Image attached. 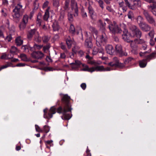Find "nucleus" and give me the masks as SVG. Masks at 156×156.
Returning <instances> with one entry per match:
<instances>
[{"label": "nucleus", "instance_id": "4c0bfd02", "mask_svg": "<svg viewBox=\"0 0 156 156\" xmlns=\"http://www.w3.org/2000/svg\"><path fill=\"white\" fill-rule=\"evenodd\" d=\"M50 39V37L44 35L42 37V40L43 41L44 43H46L48 42Z\"/></svg>", "mask_w": 156, "mask_h": 156}, {"label": "nucleus", "instance_id": "9d476101", "mask_svg": "<svg viewBox=\"0 0 156 156\" xmlns=\"http://www.w3.org/2000/svg\"><path fill=\"white\" fill-rule=\"evenodd\" d=\"M137 39H135L134 41H130V46L132 48V52L134 54H137L138 53V49L137 46Z\"/></svg>", "mask_w": 156, "mask_h": 156}, {"label": "nucleus", "instance_id": "69168bd1", "mask_svg": "<svg viewBox=\"0 0 156 156\" xmlns=\"http://www.w3.org/2000/svg\"><path fill=\"white\" fill-rule=\"evenodd\" d=\"M137 41L138 44H143L145 43V41L144 40L142 39H137Z\"/></svg>", "mask_w": 156, "mask_h": 156}, {"label": "nucleus", "instance_id": "412c9836", "mask_svg": "<svg viewBox=\"0 0 156 156\" xmlns=\"http://www.w3.org/2000/svg\"><path fill=\"white\" fill-rule=\"evenodd\" d=\"M115 50L118 54H119L121 55H123V51L122 48V46L120 44H117L115 46ZM124 55H125V54H124Z\"/></svg>", "mask_w": 156, "mask_h": 156}, {"label": "nucleus", "instance_id": "1a4fd4ad", "mask_svg": "<svg viewBox=\"0 0 156 156\" xmlns=\"http://www.w3.org/2000/svg\"><path fill=\"white\" fill-rule=\"evenodd\" d=\"M143 14L147 21L149 23L152 24L154 25L155 26L156 24V21H155L152 16H151L149 14L147 11L144 10Z\"/></svg>", "mask_w": 156, "mask_h": 156}, {"label": "nucleus", "instance_id": "603ef678", "mask_svg": "<svg viewBox=\"0 0 156 156\" xmlns=\"http://www.w3.org/2000/svg\"><path fill=\"white\" fill-rule=\"evenodd\" d=\"M128 18L129 19H132L133 17V12L131 11H129L128 13L127 14Z\"/></svg>", "mask_w": 156, "mask_h": 156}, {"label": "nucleus", "instance_id": "49530a36", "mask_svg": "<svg viewBox=\"0 0 156 156\" xmlns=\"http://www.w3.org/2000/svg\"><path fill=\"white\" fill-rule=\"evenodd\" d=\"M18 51L16 47L14 46H12L10 49V52L12 53H14Z\"/></svg>", "mask_w": 156, "mask_h": 156}, {"label": "nucleus", "instance_id": "de8ad7c7", "mask_svg": "<svg viewBox=\"0 0 156 156\" xmlns=\"http://www.w3.org/2000/svg\"><path fill=\"white\" fill-rule=\"evenodd\" d=\"M89 29L92 32L95 33L96 34H97L98 31L94 27L90 26L89 27Z\"/></svg>", "mask_w": 156, "mask_h": 156}, {"label": "nucleus", "instance_id": "58836bf2", "mask_svg": "<svg viewBox=\"0 0 156 156\" xmlns=\"http://www.w3.org/2000/svg\"><path fill=\"white\" fill-rule=\"evenodd\" d=\"M35 41L37 42H40L42 40V38L40 37L38 33L36 34L34 38Z\"/></svg>", "mask_w": 156, "mask_h": 156}, {"label": "nucleus", "instance_id": "c03bdc74", "mask_svg": "<svg viewBox=\"0 0 156 156\" xmlns=\"http://www.w3.org/2000/svg\"><path fill=\"white\" fill-rule=\"evenodd\" d=\"M99 4V5L101 7L102 9H104V6L103 5L104 2L102 0H95Z\"/></svg>", "mask_w": 156, "mask_h": 156}, {"label": "nucleus", "instance_id": "680f3d73", "mask_svg": "<svg viewBox=\"0 0 156 156\" xmlns=\"http://www.w3.org/2000/svg\"><path fill=\"white\" fill-rule=\"evenodd\" d=\"M49 3V2L48 1H46L43 4V6H42L43 8V9H44V8L47 7L48 6Z\"/></svg>", "mask_w": 156, "mask_h": 156}, {"label": "nucleus", "instance_id": "20e7f679", "mask_svg": "<svg viewBox=\"0 0 156 156\" xmlns=\"http://www.w3.org/2000/svg\"><path fill=\"white\" fill-rule=\"evenodd\" d=\"M130 30V35L133 37H136L137 38H140L142 35V33L136 26L131 25L129 27Z\"/></svg>", "mask_w": 156, "mask_h": 156}, {"label": "nucleus", "instance_id": "ddd939ff", "mask_svg": "<svg viewBox=\"0 0 156 156\" xmlns=\"http://www.w3.org/2000/svg\"><path fill=\"white\" fill-rule=\"evenodd\" d=\"M32 57L37 59H41L44 56V55L41 51H34L31 54Z\"/></svg>", "mask_w": 156, "mask_h": 156}, {"label": "nucleus", "instance_id": "13d9d810", "mask_svg": "<svg viewBox=\"0 0 156 156\" xmlns=\"http://www.w3.org/2000/svg\"><path fill=\"white\" fill-rule=\"evenodd\" d=\"M43 45H39L37 44H34V47L35 48L37 49H40L43 47Z\"/></svg>", "mask_w": 156, "mask_h": 156}, {"label": "nucleus", "instance_id": "e433bc0d", "mask_svg": "<svg viewBox=\"0 0 156 156\" xmlns=\"http://www.w3.org/2000/svg\"><path fill=\"white\" fill-rule=\"evenodd\" d=\"M22 60L24 61H28V59L27 55L24 54H21L20 56Z\"/></svg>", "mask_w": 156, "mask_h": 156}, {"label": "nucleus", "instance_id": "473e14b6", "mask_svg": "<svg viewBox=\"0 0 156 156\" xmlns=\"http://www.w3.org/2000/svg\"><path fill=\"white\" fill-rule=\"evenodd\" d=\"M27 24L22 22H21L19 25V27L20 30H24L26 27Z\"/></svg>", "mask_w": 156, "mask_h": 156}, {"label": "nucleus", "instance_id": "864d4df0", "mask_svg": "<svg viewBox=\"0 0 156 156\" xmlns=\"http://www.w3.org/2000/svg\"><path fill=\"white\" fill-rule=\"evenodd\" d=\"M49 126H44V129L43 130V132L44 131L46 133H48L49 131Z\"/></svg>", "mask_w": 156, "mask_h": 156}, {"label": "nucleus", "instance_id": "c756f323", "mask_svg": "<svg viewBox=\"0 0 156 156\" xmlns=\"http://www.w3.org/2000/svg\"><path fill=\"white\" fill-rule=\"evenodd\" d=\"M53 30L54 31H58L59 28L60 27L56 22H55L53 23L52 25Z\"/></svg>", "mask_w": 156, "mask_h": 156}, {"label": "nucleus", "instance_id": "ea45409f", "mask_svg": "<svg viewBox=\"0 0 156 156\" xmlns=\"http://www.w3.org/2000/svg\"><path fill=\"white\" fill-rule=\"evenodd\" d=\"M2 15L3 16L5 17L7 15V11L5 8L2 9L1 11Z\"/></svg>", "mask_w": 156, "mask_h": 156}, {"label": "nucleus", "instance_id": "3c124183", "mask_svg": "<svg viewBox=\"0 0 156 156\" xmlns=\"http://www.w3.org/2000/svg\"><path fill=\"white\" fill-rule=\"evenodd\" d=\"M50 46L49 44H47L45 46H44L43 48V50L45 52L46 51L48 50L50 48Z\"/></svg>", "mask_w": 156, "mask_h": 156}, {"label": "nucleus", "instance_id": "dca6fc26", "mask_svg": "<svg viewBox=\"0 0 156 156\" xmlns=\"http://www.w3.org/2000/svg\"><path fill=\"white\" fill-rule=\"evenodd\" d=\"M140 28L144 31H148L151 29L150 27L145 23H143L139 26Z\"/></svg>", "mask_w": 156, "mask_h": 156}, {"label": "nucleus", "instance_id": "2f4dec72", "mask_svg": "<svg viewBox=\"0 0 156 156\" xmlns=\"http://www.w3.org/2000/svg\"><path fill=\"white\" fill-rule=\"evenodd\" d=\"M81 14L82 17L84 19L86 18L87 17V12L85 11L83 7L81 8Z\"/></svg>", "mask_w": 156, "mask_h": 156}, {"label": "nucleus", "instance_id": "9b49d317", "mask_svg": "<svg viewBox=\"0 0 156 156\" xmlns=\"http://www.w3.org/2000/svg\"><path fill=\"white\" fill-rule=\"evenodd\" d=\"M22 5L20 3L18 4L13 10L14 13L13 16L14 18H18L20 16V12L22 8Z\"/></svg>", "mask_w": 156, "mask_h": 156}, {"label": "nucleus", "instance_id": "79ce46f5", "mask_svg": "<svg viewBox=\"0 0 156 156\" xmlns=\"http://www.w3.org/2000/svg\"><path fill=\"white\" fill-rule=\"evenodd\" d=\"M32 48L30 47H29L27 45L23 46L22 47V49L25 51L28 52L29 49H31Z\"/></svg>", "mask_w": 156, "mask_h": 156}, {"label": "nucleus", "instance_id": "f704fd0d", "mask_svg": "<svg viewBox=\"0 0 156 156\" xmlns=\"http://www.w3.org/2000/svg\"><path fill=\"white\" fill-rule=\"evenodd\" d=\"M136 20L139 26L140 24L144 23L143 22V18L141 16H138L136 18Z\"/></svg>", "mask_w": 156, "mask_h": 156}, {"label": "nucleus", "instance_id": "2eb2a0df", "mask_svg": "<svg viewBox=\"0 0 156 156\" xmlns=\"http://www.w3.org/2000/svg\"><path fill=\"white\" fill-rule=\"evenodd\" d=\"M122 39L123 40L127 42H130L131 40L129 39V34L127 30L124 28L123 34L122 35Z\"/></svg>", "mask_w": 156, "mask_h": 156}, {"label": "nucleus", "instance_id": "f03ea898", "mask_svg": "<svg viewBox=\"0 0 156 156\" xmlns=\"http://www.w3.org/2000/svg\"><path fill=\"white\" fill-rule=\"evenodd\" d=\"M70 6L73 15L71 12H68V16L69 20L70 22H72L73 20V15L74 16L77 17L79 15L77 4L75 0H71Z\"/></svg>", "mask_w": 156, "mask_h": 156}, {"label": "nucleus", "instance_id": "37998d69", "mask_svg": "<svg viewBox=\"0 0 156 156\" xmlns=\"http://www.w3.org/2000/svg\"><path fill=\"white\" fill-rule=\"evenodd\" d=\"M134 60V58L131 57H129L126 58L124 62L125 64L130 63L132 61Z\"/></svg>", "mask_w": 156, "mask_h": 156}, {"label": "nucleus", "instance_id": "5701e85b", "mask_svg": "<svg viewBox=\"0 0 156 156\" xmlns=\"http://www.w3.org/2000/svg\"><path fill=\"white\" fill-rule=\"evenodd\" d=\"M23 42V40L20 37H18L15 39V42L17 46H20L22 44Z\"/></svg>", "mask_w": 156, "mask_h": 156}, {"label": "nucleus", "instance_id": "6e6552de", "mask_svg": "<svg viewBox=\"0 0 156 156\" xmlns=\"http://www.w3.org/2000/svg\"><path fill=\"white\" fill-rule=\"evenodd\" d=\"M108 65L111 67H118L121 68H122L124 66V64L120 62L119 59L116 57L113 58L112 61L108 63Z\"/></svg>", "mask_w": 156, "mask_h": 156}, {"label": "nucleus", "instance_id": "a18cd8bd", "mask_svg": "<svg viewBox=\"0 0 156 156\" xmlns=\"http://www.w3.org/2000/svg\"><path fill=\"white\" fill-rule=\"evenodd\" d=\"M69 31L72 34H74L75 33V28L73 24L70 25Z\"/></svg>", "mask_w": 156, "mask_h": 156}, {"label": "nucleus", "instance_id": "39448f33", "mask_svg": "<svg viewBox=\"0 0 156 156\" xmlns=\"http://www.w3.org/2000/svg\"><path fill=\"white\" fill-rule=\"evenodd\" d=\"M107 40V37L105 33H103L102 34L99 36H97L96 38V44L98 47L104 45Z\"/></svg>", "mask_w": 156, "mask_h": 156}, {"label": "nucleus", "instance_id": "0e129e2a", "mask_svg": "<svg viewBox=\"0 0 156 156\" xmlns=\"http://www.w3.org/2000/svg\"><path fill=\"white\" fill-rule=\"evenodd\" d=\"M99 48H98V52L103 54L104 52V50L101 46Z\"/></svg>", "mask_w": 156, "mask_h": 156}, {"label": "nucleus", "instance_id": "f257e3e1", "mask_svg": "<svg viewBox=\"0 0 156 156\" xmlns=\"http://www.w3.org/2000/svg\"><path fill=\"white\" fill-rule=\"evenodd\" d=\"M70 97L67 95L64 96L62 99V101L64 104L63 107L60 106L57 109V112L59 114H62L63 115L62 118L64 120H69L72 117V115L67 113L69 112H71L72 108H70V105L69 103Z\"/></svg>", "mask_w": 156, "mask_h": 156}, {"label": "nucleus", "instance_id": "6e6d98bb", "mask_svg": "<svg viewBox=\"0 0 156 156\" xmlns=\"http://www.w3.org/2000/svg\"><path fill=\"white\" fill-rule=\"evenodd\" d=\"M52 142L53 141L51 140L45 141V144H48L50 145V147H52L53 146V144H52Z\"/></svg>", "mask_w": 156, "mask_h": 156}, {"label": "nucleus", "instance_id": "bb28decb", "mask_svg": "<svg viewBox=\"0 0 156 156\" xmlns=\"http://www.w3.org/2000/svg\"><path fill=\"white\" fill-rule=\"evenodd\" d=\"M70 2L69 0H66L65 3V5L64 7V11H68L69 9V3Z\"/></svg>", "mask_w": 156, "mask_h": 156}, {"label": "nucleus", "instance_id": "6ab92c4d", "mask_svg": "<svg viewBox=\"0 0 156 156\" xmlns=\"http://www.w3.org/2000/svg\"><path fill=\"white\" fill-rule=\"evenodd\" d=\"M81 64L79 60H75V62L72 63L70 64L72 68L74 69L78 68Z\"/></svg>", "mask_w": 156, "mask_h": 156}, {"label": "nucleus", "instance_id": "e2e57ef3", "mask_svg": "<svg viewBox=\"0 0 156 156\" xmlns=\"http://www.w3.org/2000/svg\"><path fill=\"white\" fill-rule=\"evenodd\" d=\"M149 36L151 37V38H153L154 34V31L153 30H152L148 34Z\"/></svg>", "mask_w": 156, "mask_h": 156}, {"label": "nucleus", "instance_id": "5fc2aeb1", "mask_svg": "<svg viewBox=\"0 0 156 156\" xmlns=\"http://www.w3.org/2000/svg\"><path fill=\"white\" fill-rule=\"evenodd\" d=\"M35 127L36 130L37 132H43V130L40 128V127L37 125H35Z\"/></svg>", "mask_w": 156, "mask_h": 156}, {"label": "nucleus", "instance_id": "aec40b11", "mask_svg": "<svg viewBox=\"0 0 156 156\" xmlns=\"http://www.w3.org/2000/svg\"><path fill=\"white\" fill-rule=\"evenodd\" d=\"M88 63L94 66V67H96L100 66L98 65H100L101 63V62L100 61L92 60L89 61Z\"/></svg>", "mask_w": 156, "mask_h": 156}, {"label": "nucleus", "instance_id": "774afa93", "mask_svg": "<svg viewBox=\"0 0 156 156\" xmlns=\"http://www.w3.org/2000/svg\"><path fill=\"white\" fill-rule=\"evenodd\" d=\"M46 60L48 62H51L52 61V60L51 58V57L48 56H46Z\"/></svg>", "mask_w": 156, "mask_h": 156}, {"label": "nucleus", "instance_id": "052dcab7", "mask_svg": "<svg viewBox=\"0 0 156 156\" xmlns=\"http://www.w3.org/2000/svg\"><path fill=\"white\" fill-rule=\"evenodd\" d=\"M79 49L77 46H75L72 49L73 51L75 53H76L78 52V50Z\"/></svg>", "mask_w": 156, "mask_h": 156}, {"label": "nucleus", "instance_id": "09e8293b", "mask_svg": "<svg viewBox=\"0 0 156 156\" xmlns=\"http://www.w3.org/2000/svg\"><path fill=\"white\" fill-rule=\"evenodd\" d=\"M98 52V48L94 47L93 49L92 54L93 55H96Z\"/></svg>", "mask_w": 156, "mask_h": 156}, {"label": "nucleus", "instance_id": "c85d7f7f", "mask_svg": "<svg viewBox=\"0 0 156 156\" xmlns=\"http://www.w3.org/2000/svg\"><path fill=\"white\" fill-rule=\"evenodd\" d=\"M36 30L35 29L31 30H30L27 34V37L28 39H31L33 35L35 33Z\"/></svg>", "mask_w": 156, "mask_h": 156}, {"label": "nucleus", "instance_id": "7ed1b4c3", "mask_svg": "<svg viewBox=\"0 0 156 156\" xmlns=\"http://www.w3.org/2000/svg\"><path fill=\"white\" fill-rule=\"evenodd\" d=\"M112 70V69L110 67H107L105 68L103 66H96V67H92L89 68L88 66L86 65L84 66L82 69V70L85 71H88L90 73H92L94 71H110Z\"/></svg>", "mask_w": 156, "mask_h": 156}, {"label": "nucleus", "instance_id": "4d7b16f0", "mask_svg": "<svg viewBox=\"0 0 156 156\" xmlns=\"http://www.w3.org/2000/svg\"><path fill=\"white\" fill-rule=\"evenodd\" d=\"M1 58L2 59H5L7 58H10L9 57V55H7L5 53H3L2 55L1 56Z\"/></svg>", "mask_w": 156, "mask_h": 156}, {"label": "nucleus", "instance_id": "a19ab883", "mask_svg": "<svg viewBox=\"0 0 156 156\" xmlns=\"http://www.w3.org/2000/svg\"><path fill=\"white\" fill-rule=\"evenodd\" d=\"M59 0H53V6L56 8H58L59 6Z\"/></svg>", "mask_w": 156, "mask_h": 156}, {"label": "nucleus", "instance_id": "b1692460", "mask_svg": "<svg viewBox=\"0 0 156 156\" xmlns=\"http://www.w3.org/2000/svg\"><path fill=\"white\" fill-rule=\"evenodd\" d=\"M98 23L100 27L103 31H104L105 30V25L106 23H103L101 20H99L98 21Z\"/></svg>", "mask_w": 156, "mask_h": 156}, {"label": "nucleus", "instance_id": "72a5a7b5", "mask_svg": "<svg viewBox=\"0 0 156 156\" xmlns=\"http://www.w3.org/2000/svg\"><path fill=\"white\" fill-rule=\"evenodd\" d=\"M156 54V52H153L150 55H148L147 57V60L149 61L151 59H154L155 58V55Z\"/></svg>", "mask_w": 156, "mask_h": 156}, {"label": "nucleus", "instance_id": "338daca9", "mask_svg": "<svg viewBox=\"0 0 156 156\" xmlns=\"http://www.w3.org/2000/svg\"><path fill=\"white\" fill-rule=\"evenodd\" d=\"M66 57V56L64 53H62L60 54V58L62 59H65Z\"/></svg>", "mask_w": 156, "mask_h": 156}, {"label": "nucleus", "instance_id": "4468645a", "mask_svg": "<svg viewBox=\"0 0 156 156\" xmlns=\"http://www.w3.org/2000/svg\"><path fill=\"white\" fill-rule=\"evenodd\" d=\"M89 12L91 18L94 20H95L97 18L96 13L94 12L91 6H89L88 7Z\"/></svg>", "mask_w": 156, "mask_h": 156}, {"label": "nucleus", "instance_id": "bf43d9fd", "mask_svg": "<svg viewBox=\"0 0 156 156\" xmlns=\"http://www.w3.org/2000/svg\"><path fill=\"white\" fill-rule=\"evenodd\" d=\"M143 1L149 3H152L153 4L156 3V1L155 0H143Z\"/></svg>", "mask_w": 156, "mask_h": 156}, {"label": "nucleus", "instance_id": "a211bd4d", "mask_svg": "<svg viewBox=\"0 0 156 156\" xmlns=\"http://www.w3.org/2000/svg\"><path fill=\"white\" fill-rule=\"evenodd\" d=\"M105 48L107 53L110 55L113 54L114 52V50L112 45H107L106 46Z\"/></svg>", "mask_w": 156, "mask_h": 156}, {"label": "nucleus", "instance_id": "f8f14e48", "mask_svg": "<svg viewBox=\"0 0 156 156\" xmlns=\"http://www.w3.org/2000/svg\"><path fill=\"white\" fill-rule=\"evenodd\" d=\"M141 5L140 0H133V4L130 5L129 9L132 10H135L137 8L140 7Z\"/></svg>", "mask_w": 156, "mask_h": 156}, {"label": "nucleus", "instance_id": "cd10ccee", "mask_svg": "<svg viewBox=\"0 0 156 156\" xmlns=\"http://www.w3.org/2000/svg\"><path fill=\"white\" fill-rule=\"evenodd\" d=\"M65 11L62 10L60 11V16L58 18V20L59 21H62L64 20L65 18Z\"/></svg>", "mask_w": 156, "mask_h": 156}, {"label": "nucleus", "instance_id": "393cba45", "mask_svg": "<svg viewBox=\"0 0 156 156\" xmlns=\"http://www.w3.org/2000/svg\"><path fill=\"white\" fill-rule=\"evenodd\" d=\"M42 15L41 13H39L37 16L36 23L37 26H40L41 24Z\"/></svg>", "mask_w": 156, "mask_h": 156}, {"label": "nucleus", "instance_id": "4be33fe9", "mask_svg": "<svg viewBox=\"0 0 156 156\" xmlns=\"http://www.w3.org/2000/svg\"><path fill=\"white\" fill-rule=\"evenodd\" d=\"M50 9V6L48 7L47 9H46L43 16V19L44 20L47 21L49 17V11Z\"/></svg>", "mask_w": 156, "mask_h": 156}, {"label": "nucleus", "instance_id": "f3484780", "mask_svg": "<svg viewBox=\"0 0 156 156\" xmlns=\"http://www.w3.org/2000/svg\"><path fill=\"white\" fill-rule=\"evenodd\" d=\"M91 40L92 38L90 37H89V39L86 38L85 41V46L88 48H91L93 46Z\"/></svg>", "mask_w": 156, "mask_h": 156}, {"label": "nucleus", "instance_id": "a878e982", "mask_svg": "<svg viewBox=\"0 0 156 156\" xmlns=\"http://www.w3.org/2000/svg\"><path fill=\"white\" fill-rule=\"evenodd\" d=\"M147 59L140 60L139 62V66L141 68H144L146 67L147 64Z\"/></svg>", "mask_w": 156, "mask_h": 156}, {"label": "nucleus", "instance_id": "0eeeda50", "mask_svg": "<svg viewBox=\"0 0 156 156\" xmlns=\"http://www.w3.org/2000/svg\"><path fill=\"white\" fill-rule=\"evenodd\" d=\"M108 28L111 32L113 34L121 33L122 31V30L114 22L109 25Z\"/></svg>", "mask_w": 156, "mask_h": 156}, {"label": "nucleus", "instance_id": "7c9ffc66", "mask_svg": "<svg viewBox=\"0 0 156 156\" xmlns=\"http://www.w3.org/2000/svg\"><path fill=\"white\" fill-rule=\"evenodd\" d=\"M66 44L68 46L69 48H71V45L72 44L73 41L72 39L70 37H69L67 38L66 40Z\"/></svg>", "mask_w": 156, "mask_h": 156}, {"label": "nucleus", "instance_id": "c9c22d12", "mask_svg": "<svg viewBox=\"0 0 156 156\" xmlns=\"http://www.w3.org/2000/svg\"><path fill=\"white\" fill-rule=\"evenodd\" d=\"M29 19L28 16L26 14L23 16V18L22 19V22H24L25 23L27 24L28 23V21Z\"/></svg>", "mask_w": 156, "mask_h": 156}, {"label": "nucleus", "instance_id": "423d86ee", "mask_svg": "<svg viewBox=\"0 0 156 156\" xmlns=\"http://www.w3.org/2000/svg\"><path fill=\"white\" fill-rule=\"evenodd\" d=\"M47 108L44 110V117L46 119H50L52 118L53 114L56 113V109L54 106L51 107L48 114L47 113Z\"/></svg>", "mask_w": 156, "mask_h": 156}, {"label": "nucleus", "instance_id": "8fccbe9b", "mask_svg": "<svg viewBox=\"0 0 156 156\" xmlns=\"http://www.w3.org/2000/svg\"><path fill=\"white\" fill-rule=\"evenodd\" d=\"M4 38L5 40L6 41H7L8 42H9L12 39V37L11 35L9 34L6 37H4Z\"/></svg>", "mask_w": 156, "mask_h": 156}]
</instances>
